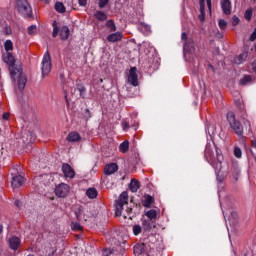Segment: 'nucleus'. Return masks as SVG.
I'll use <instances>...</instances> for the list:
<instances>
[{
	"label": "nucleus",
	"instance_id": "obj_1",
	"mask_svg": "<svg viewBox=\"0 0 256 256\" xmlns=\"http://www.w3.org/2000/svg\"><path fill=\"white\" fill-rule=\"evenodd\" d=\"M204 155L206 161L215 169L216 173H219L223 167V153L215 143L206 144Z\"/></svg>",
	"mask_w": 256,
	"mask_h": 256
},
{
	"label": "nucleus",
	"instance_id": "obj_2",
	"mask_svg": "<svg viewBox=\"0 0 256 256\" xmlns=\"http://www.w3.org/2000/svg\"><path fill=\"white\" fill-rule=\"evenodd\" d=\"M128 204H129V194L126 191H124L120 194V196L118 197V200H116V204H115L116 217H121V215H124V217H126L125 214L123 213V209H124V206Z\"/></svg>",
	"mask_w": 256,
	"mask_h": 256
},
{
	"label": "nucleus",
	"instance_id": "obj_3",
	"mask_svg": "<svg viewBox=\"0 0 256 256\" xmlns=\"http://www.w3.org/2000/svg\"><path fill=\"white\" fill-rule=\"evenodd\" d=\"M52 25H53L52 37H57L60 33V39H62V41H67L69 39V35L71 34L69 27L62 26L61 28H59V26H57V21H54Z\"/></svg>",
	"mask_w": 256,
	"mask_h": 256
},
{
	"label": "nucleus",
	"instance_id": "obj_4",
	"mask_svg": "<svg viewBox=\"0 0 256 256\" xmlns=\"http://www.w3.org/2000/svg\"><path fill=\"white\" fill-rule=\"evenodd\" d=\"M16 9L21 15H23V17H31V15L33 14L31 5L27 0H17Z\"/></svg>",
	"mask_w": 256,
	"mask_h": 256
},
{
	"label": "nucleus",
	"instance_id": "obj_5",
	"mask_svg": "<svg viewBox=\"0 0 256 256\" xmlns=\"http://www.w3.org/2000/svg\"><path fill=\"white\" fill-rule=\"evenodd\" d=\"M227 120L231 129H233L236 135H243V126L237 121V119H235V114L233 112H228Z\"/></svg>",
	"mask_w": 256,
	"mask_h": 256
},
{
	"label": "nucleus",
	"instance_id": "obj_6",
	"mask_svg": "<svg viewBox=\"0 0 256 256\" xmlns=\"http://www.w3.org/2000/svg\"><path fill=\"white\" fill-rule=\"evenodd\" d=\"M3 61L4 63H7V65H9L11 77H15V75L20 72L19 67H15V57H13V54H11V52H7L6 55L3 56Z\"/></svg>",
	"mask_w": 256,
	"mask_h": 256
},
{
	"label": "nucleus",
	"instance_id": "obj_7",
	"mask_svg": "<svg viewBox=\"0 0 256 256\" xmlns=\"http://www.w3.org/2000/svg\"><path fill=\"white\" fill-rule=\"evenodd\" d=\"M52 64H51V55L47 51L42 59V77H47L51 73Z\"/></svg>",
	"mask_w": 256,
	"mask_h": 256
},
{
	"label": "nucleus",
	"instance_id": "obj_8",
	"mask_svg": "<svg viewBox=\"0 0 256 256\" xmlns=\"http://www.w3.org/2000/svg\"><path fill=\"white\" fill-rule=\"evenodd\" d=\"M19 71H16V74L13 76H11V79H13V81H15V79H18V89H20V91H23V89H25V85H27V77L25 76V74H23V70L21 69V67H19Z\"/></svg>",
	"mask_w": 256,
	"mask_h": 256
},
{
	"label": "nucleus",
	"instance_id": "obj_9",
	"mask_svg": "<svg viewBox=\"0 0 256 256\" xmlns=\"http://www.w3.org/2000/svg\"><path fill=\"white\" fill-rule=\"evenodd\" d=\"M69 191H70L69 185L65 183H61L56 187L55 195L56 197H61V198L67 197V195H69Z\"/></svg>",
	"mask_w": 256,
	"mask_h": 256
},
{
	"label": "nucleus",
	"instance_id": "obj_10",
	"mask_svg": "<svg viewBox=\"0 0 256 256\" xmlns=\"http://www.w3.org/2000/svg\"><path fill=\"white\" fill-rule=\"evenodd\" d=\"M128 82L132 84L133 87L139 86V76L137 75V68L132 67L129 71Z\"/></svg>",
	"mask_w": 256,
	"mask_h": 256
},
{
	"label": "nucleus",
	"instance_id": "obj_11",
	"mask_svg": "<svg viewBox=\"0 0 256 256\" xmlns=\"http://www.w3.org/2000/svg\"><path fill=\"white\" fill-rule=\"evenodd\" d=\"M62 172L64 174V177H66V179H74L75 178V170L68 163H64L62 165Z\"/></svg>",
	"mask_w": 256,
	"mask_h": 256
},
{
	"label": "nucleus",
	"instance_id": "obj_12",
	"mask_svg": "<svg viewBox=\"0 0 256 256\" xmlns=\"http://www.w3.org/2000/svg\"><path fill=\"white\" fill-rule=\"evenodd\" d=\"M8 243L10 249H12L13 251H17V249H19V247L21 246V239H19V237L12 236L8 239Z\"/></svg>",
	"mask_w": 256,
	"mask_h": 256
},
{
	"label": "nucleus",
	"instance_id": "obj_13",
	"mask_svg": "<svg viewBox=\"0 0 256 256\" xmlns=\"http://www.w3.org/2000/svg\"><path fill=\"white\" fill-rule=\"evenodd\" d=\"M117 171H119L117 163H110L104 167L105 175H113V173H117Z\"/></svg>",
	"mask_w": 256,
	"mask_h": 256
},
{
	"label": "nucleus",
	"instance_id": "obj_14",
	"mask_svg": "<svg viewBox=\"0 0 256 256\" xmlns=\"http://www.w3.org/2000/svg\"><path fill=\"white\" fill-rule=\"evenodd\" d=\"M220 5L224 15H231V0H221Z\"/></svg>",
	"mask_w": 256,
	"mask_h": 256
},
{
	"label": "nucleus",
	"instance_id": "obj_15",
	"mask_svg": "<svg viewBox=\"0 0 256 256\" xmlns=\"http://www.w3.org/2000/svg\"><path fill=\"white\" fill-rule=\"evenodd\" d=\"M123 39V32H116L108 35L107 41L109 43H117L118 41H121Z\"/></svg>",
	"mask_w": 256,
	"mask_h": 256
},
{
	"label": "nucleus",
	"instance_id": "obj_16",
	"mask_svg": "<svg viewBox=\"0 0 256 256\" xmlns=\"http://www.w3.org/2000/svg\"><path fill=\"white\" fill-rule=\"evenodd\" d=\"M147 252V245L145 243H138L134 246V255H143Z\"/></svg>",
	"mask_w": 256,
	"mask_h": 256
},
{
	"label": "nucleus",
	"instance_id": "obj_17",
	"mask_svg": "<svg viewBox=\"0 0 256 256\" xmlns=\"http://www.w3.org/2000/svg\"><path fill=\"white\" fill-rule=\"evenodd\" d=\"M67 141L70 143H77L81 141V135L78 132H70L67 136Z\"/></svg>",
	"mask_w": 256,
	"mask_h": 256
},
{
	"label": "nucleus",
	"instance_id": "obj_18",
	"mask_svg": "<svg viewBox=\"0 0 256 256\" xmlns=\"http://www.w3.org/2000/svg\"><path fill=\"white\" fill-rule=\"evenodd\" d=\"M23 183H25V178L21 175L18 176H14L12 178V187H21V185H23Z\"/></svg>",
	"mask_w": 256,
	"mask_h": 256
},
{
	"label": "nucleus",
	"instance_id": "obj_19",
	"mask_svg": "<svg viewBox=\"0 0 256 256\" xmlns=\"http://www.w3.org/2000/svg\"><path fill=\"white\" fill-rule=\"evenodd\" d=\"M245 59H247V52H244V53L236 56L234 58V63H236V65H241V63H243V61H245Z\"/></svg>",
	"mask_w": 256,
	"mask_h": 256
},
{
	"label": "nucleus",
	"instance_id": "obj_20",
	"mask_svg": "<svg viewBox=\"0 0 256 256\" xmlns=\"http://www.w3.org/2000/svg\"><path fill=\"white\" fill-rule=\"evenodd\" d=\"M139 187H141V185L139 184V181L131 180L130 191H132V193H137V191H139Z\"/></svg>",
	"mask_w": 256,
	"mask_h": 256
},
{
	"label": "nucleus",
	"instance_id": "obj_21",
	"mask_svg": "<svg viewBox=\"0 0 256 256\" xmlns=\"http://www.w3.org/2000/svg\"><path fill=\"white\" fill-rule=\"evenodd\" d=\"M94 17H96V19H98L99 21H107V14H105V12L103 11H96Z\"/></svg>",
	"mask_w": 256,
	"mask_h": 256
},
{
	"label": "nucleus",
	"instance_id": "obj_22",
	"mask_svg": "<svg viewBox=\"0 0 256 256\" xmlns=\"http://www.w3.org/2000/svg\"><path fill=\"white\" fill-rule=\"evenodd\" d=\"M86 195L89 199H96L97 197V189L95 188H89L87 191H86Z\"/></svg>",
	"mask_w": 256,
	"mask_h": 256
},
{
	"label": "nucleus",
	"instance_id": "obj_23",
	"mask_svg": "<svg viewBox=\"0 0 256 256\" xmlns=\"http://www.w3.org/2000/svg\"><path fill=\"white\" fill-rule=\"evenodd\" d=\"M106 27L109 29L110 33L117 31V26H115V22H113V20H108L106 22Z\"/></svg>",
	"mask_w": 256,
	"mask_h": 256
},
{
	"label": "nucleus",
	"instance_id": "obj_24",
	"mask_svg": "<svg viewBox=\"0 0 256 256\" xmlns=\"http://www.w3.org/2000/svg\"><path fill=\"white\" fill-rule=\"evenodd\" d=\"M253 81L251 75H245L242 79H240V85H249Z\"/></svg>",
	"mask_w": 256,
	"mask_h": 256
},
{
	"label": "nucleus",
	"instance_id": "obj_25",
	"mask_svg": "<svg viewBox=\"0 0 256 256\" xmlns=\"http://www.w3.org/2000/svg\"><path fill=\"white\" fill-rule=\"evenodd\" d=\"M121 153H127L129 151V141H124L119 146Z\"/></svg>",
	"mask_w": 256,
	"mask_h": 256
},
{
	"label": "nucleus",
	"instance_id": "obj_26",
	"mask_svg": "<svg viewBox=\"0 0 256 256\" xmlns=\"http://www.w3.org/2000/svg\"><path fill=\"white\" fill-rule=\"evenodd\" d=\"M151 205H153V198L151 197V195L145 196L143 200V206L151 207Z\"/></svg>",
	"mask_w": 256,
	"mask_h": 256
},
{
	"label": "nucleus",
	"instance_id": "obj_27",
	"mask_svg": "<svg viewBox=\"0 0 256 256\" xmlns=\"http://www.w3.org/2000/svg\"><path fill=\"white\" fill-rule=\"evenodd\" d=\"M4 49L7 53H9V51H13V42L11 40H6L4 43Z\"/></svg>",
	"mask_w": 256,
	"mask_h": 256
},
{
	"label": "nucleus",
	"instance_id": "obj_28",
	"mask_svg": "<svg viewBox=\"0 0 256 256\" xmlns=\"http://www.w3.org/2000/svg\"><path fill=\"white\" fill-rule=\"evenodd\" d=\"M55 10H56L58 13H65V5H63V3H61V2H56V4H55Z\"/></svg>",
	"mask_w": 256,
	"mask_h": 256
},
{
	"label": "nucleus",
	"instance_id": "obj_29",
	"mask_svg": "<svg viewBox=\"0 0 256 256\" xmlns=\"http://www.w3.org/2000/svg\"><path fill=\"white\" fill-rule=\"evenodd\" d=\"M71 229L72 231H83V226L79 222H72Z\"/></svg>",
	"mask_w": 256,
	"mask_h": 256
},
{
	"label": "nucleus",
	"instance_id": "obj_30",
	"mask_svg": "<svg viewBox=\"0 0 256 256\" xmlns=\"http://www.w3.org/2000/svg\"><path fill=\"white\" fill-rule=\"evenodd\" d=\"M146 217H148V219H157V211H155L154 209L147 211Z\"/></svg>",
	"mask_w": 256,
	"mask_h": 256
},
{
	"label": "nucleus",
	"instance_id": "obj_31",
	"mask_svg": "<svg viewBox=\"0 0 256 256\" xmlns=\"http://www.w3.org/2000/svg\"><path fill=\"white\" fill-rule=\"evenodd\" d=\"M75 215H76V219L78 221H87V219H85V217H83V210H81V208L78 209V211L75 212Z\"/></svg>",
	"mask_w": 256,
	"mask_h": 256
},
{
	"label": "nucleus",
	"instance_id": "obj_32",
	"mask_svg": "<svg viewBox=\"0 0 256 256\" xmlns=\"http://www.w3.org/2000/svg\"><path fill=\"white\" fill-rule=\"evenodd\" d=\"M244 17L247 21H250V19L253 17V8H249L245 11Z\"/></svg>",
	"mask_w": 256,
	"mask_h": 256
},
{
	"label": "nucleus",
	"instance_id": "obj_33",
	"mask_svg": "<svg viewBox=\"0 0 256 256\" xmlns=\"http://www.w3.org/2000/svg\"><path fill=\"white\" fill-rule=\"evenodd\" d=\"M191 49H193V42L192 41H186L184 43V51L189 53V51H191Z\"/></svg>",
	"mask_w": 256,
	"mask_h": 256
},
{
	"label": "nucleus",
	"instance_id": "obj_34",
	"mask_svg": "<svg viewBox=\"0 0 256 256\" xmlns=\"http://www.w3.org/2000/svg\"><path fill=\"white\" fill-rule=\"evenodd\" d=\"M242 155H243V152L241 151V148H239V147L236 146V147L234 148V156H235L237 159H241Z\"/></svg>",
	"mask_w": 256,
	"mask_h": 256
},
{
	"label": "nucleus",
	"instance_id": "obj_35",
	"mask_svg": "<svg viewBox=\"0 0 256 256\" xmlns=\"http://www.w3.org/2000/svg\"><path fill=\"white\" fill-rule=\"evenodd\" d=\"M45 178H47V175L35 177L33 180L34 185H39V183H41Z\"/></svg>",
	"mask_w": 256,
	"mask_h": 256
},
{
	"label": "nucleus",
	"instance_id": "obj_36",
	"mask_svg": "<svg viewBox=\"0 0 256 256\" xmlns=\"http://www.w3.org/2000/svg\"><path fill=\"white\" fill-rule=\"evenodd\" d=\"M132 231H133V234L134 235H140L141 231H142V228L140 225H134L132 227Z\"/></svg>",
	"mask_w": 256,
	"mask_h": 256
},
{
	"label": "nucleus",
	"instance_id": "obj_37",
	"mask_svg": "<svg viewBox=\"0 0 256 256\" xmlns=\"http://www.w3.org/2000/svg\"><path fill=\"white\" fill-rule=\"evenodd\" d=\"M83 119H85L86 121H89L91 119V111H89V109L87 108L84 110Z\"/></svg>",
	"mask_w": 256,
	"mask_h": 256
},
{
	"label": "nucleus",
	"instance_id": "obj_38",
	"mask_svg": "<svg viewBox=\"0 0 256 256\" xmlns=\"http://www.w3.org/2000/svg\"><path fill=\"white\" fill-rule=\"evenodd\" d=\"M36 31H37V26H35V25H32L28 28L29 35H35Z\"/></svg>",
	"mask_w": 256,
	"mask_h": 256
},
{
	"label": "nucleus",
	"instance_id": "obj_39",
	"mask_svg": "<svg viewBox=\"0 0 256 256\" xmlns=\"http://www.w3.org/2000/svg\"><path fill=\"white\" fill-rule=\"evenodd\" d=\"M200 13L205 15V0H200Z\"/></svg>",
	"mask_w": 256,
	"mask_h": 256
},
{
	"label": "nucleus",
	"instance_id": "obj_40",
	"mask_svg": "<svg viewBox=\"0 0 256 256\" xmlns=\"http://www.w3.org/2000/svg\"><path fill=\"white\" fill-rule=\"evenodd\" d=\"M108 3H109V0H99V8L103 9L104 7L107 6Z\"/></svg>",
	"mask_w": 256,
	"mask_h": 256
},
{
	"label": "nucleus",
	"instance_id": "obj_41",
	"mask_svg": "<svg viewBox=\"0 0 256 256\" xmlns=\"http://www.w3.org/2000/svg\"><path fill=\"white\" fill-rule=\"evenodd\" d=\"M218 25L222 30L227 28V22L225 20H220Z\"/></svg>",
	"mask_w": 256,
	"mask_h": 256
},
{
	"label": "nucleus",
	"instance_id": "obj_42",
	"mask_svg": "<svg viewBox=\"0 0 256 256\" xmlns=\"http://www.w3.org/2000/svg\"><path fill=\"white\" fill-rule=\"evenodd\" d=\"M232 25L235 27L237 25H239V17L237 16H233L232 18Z\"/></svg>",
	"mask_w": 256,
	"mask_h": 256
},
{
	"label": "nucleus",
	"instance_id": "obj_43",
	"mask_svg": "<svg viewBox=\"0 0 256 256\" xmlns=\"http://www.w3.org/2000/svg\"><path fill=\"white\" fill-rule=\"evenodd\" d=\"M78 91L80 93V97H83V94L87 91L84 86H78Z\"/></svg>",
	"mask_w": 256,
	"mask_h": 256
},
{
	"label": "nucleus",
	"instance_id": "obj_44",
	"mask_svg": "<svg viewBox=\"0 0 256 256\" xmlns=\"http://www.w3.org/2000/svg\"><path fill=\"white\" fill-rule=\"evenodd\" d=\"M80 7H85L87 5V0H78Z\"/></svg>",
	"mask_w": 256,
	"mask_h": 256
},
{
	"label": "nucleus",
	"instance_id": "obj_45",
	"mask_svg": "<svg viewBox=\"0 0 256 256\" xmlns=\"http://www.w3.org/2000/svg\"><path fill=\"white\" fill-rule=\"evenodd\" d=\"M256 40V28L254 29L253 33L250 36V41H255Z\"/></svg>",
	"mask_w": 256,
	"mask_h": 256
},
{
	"label": "nucleus",
	"instance_id": "obj_46",
	"mask_svg": "<svg viewBox=\"0 0 256 256\" xmlns=\"http://www.w3.org/2000/svg\"><path fill=\"white\" fill-rule=\"evenodd\" d=\"M29 137H30V140L27 141L26 143H33V141H35V136H33V133H29Z\"/></svg>",
	"mask_w": 256,
	"mask_h": 256
},
{
	"label": "nucleus",
	"instance_id": "obj_47",
	"mask_svg": "<svg viewBox=\"0 0 256 256\" xmlns=\"http://www.w3.org/2000/svg\"><path fill=\"white\" fill-rule=\"evenodd\" d=\"M122 127H123V130H124V131H127V129H129V123L124 122V123L122 124Z\"/></svg>",
	"mask_w": 256,
	"mask_h": 256
},
{
	"label": "nucleus",
	"instance_id": "obj_48",
	"mask_svg": "<svg viewBox=\"0 0 256 256\" xmlns=\"http://www.w3.org/2000/svg\"><path fill=\"white\" fill-rule=\"evenodd\" d=\"M182 41H187V33L183 32L181 35Z\"/></svg>",
	"mask_w": 256,
	"mask_h": 256
},
{
	"label": "nucleus",
	"instance_id": "obj_49",
	"mask_svg": "<svg viewBox=\"0 0 256 256\" xmlns=\"http://www.w3.org/2000/svg\"><path fill=\"white\" fill-rule=\"evenodd\" d=\"M3 119H5L7 121L9 119V113H4L3 114Z\"/></svg>",
	"mask_w": 256,
	"mask_h": 256
},
{
	"label": "nucleus",
	"instance_id": "obj_50",
	"mask_svg": "<svg viewBox=\"0 0 256 256\" xmlns=\"http://www.w3.org/2000/svg\"><path fill=\"white\" fill-rule=\"evenodd\" d=\"M14 205H16V207H20V206H21V201L16 200V201L14 202Z\"/></svg>",
	"mask_w": 256,
	"mask_h": 256
},
{
	"label": "nucleus",
	"instance_id": "obj_51",
	"mask_svg": "<svg viewBox=\"0 0 256 256\" xmlns=\"http://www.w3.org/2000/svg\"><path fill=\"white\" fill-rule=\"evenodd\" d=\"M208 9H211V0H206Z\"/></svg>",
	"mask_w": 256,
	"mask_h": 256
},
{
	"label": "nucleus",
	"instance_id": "obj_52",
	"mask_svg": "<svg viewBox=\"0 0 256 256\" xmlns=\"http://www.w3.org/2000/svg\"><path fill=\"white\" fill-rule=\"evenodd\" d=\"M199 19H200V21H205V15L200 14Z\"/></svg>",
	"mask_w": 256,
	"mask_h": 256
},
{
	"label": "nucleus",
	"instance_id": "obj_53",
	"mask_svg": "<svg viewBox=\"0 0 256 256\" xmlns=\"http://www.w3.org/2000/svg\"><path fill=\"white\" fill-rule=\"evenodd\" d=\"M3 233V224H0V235Z\"/></svg>",
	"mask_w": 256,
	"mask_h": 256
},
{
	"label": "nucleus",
	"instance_id": "obj_54",
	"mask_svg": "<svg viewBox=\"0 0 256 256\" xmlns=\"http://www.w3.org/2000/svg\"><path fill=\"white\" fill-rule=\"evenodd\" d=\"M128 97H135V94H128Z\"/></svg>",
	"mask_w": 256,
	"mask_h": 256
},
{
	"label": "nucleus",
	"instance_id": "obj_55",
	"mask_svg": "<svg viewBox=\"0 0 256 256\" xmlns=\"http://www.w3.org/2000/svg\"><path fill=\"white\" fill-rule=\"evenodd\" d=\"M235 181H237V174L234 176Z\"/></svg>",
	"mask_w": 256,
	"mask_h": 256
},
{
	"label": "nucleus",
	"instance_id": "obj_56",
	"mask_svg": "<svg viewBox=\"0 0 256 256\" xmlns=\"http://www.w3.org/2000/svg\"><path fill=\"white\" fill-rule=\"evenodd\" d=\"M126 211H127V213H129V211H131V209L127 208Z\"/></svg>",
	"mask_w": 256,
	"mask_h": 256
},
{
	"label": "nucleus",
	"instance_id": "obj_57",
	"mask_svg": "<svg viewBox=\"0 0 256 256\" xmlns=\"http://www.w3.org/2000/svg\"><path fill=\"white\" fill-rule=\"evenodd\" d=\"M42 1H44V3H47L49 0H42Z\"/></svg>",
	"mask_w": 256,
	"mask_h": 256
},
{
	"label": "nucleus",
	"instance_id": "obj_58",
	"mask_svg": "<svg viewBox=\"0 0 256 256\" xmlns=\"http://www.w3.org/2000/svg\"><path fill=\"white\" fill-rule=\"evenodd\" d=\"M55 251H56V250H54V251L52 252V255H55Z\"/></svg>",
	"mask_w": 256,
	"mask_h": 256
},
{
	"label": "nucleus",
	"instance_id": "obj_59",
	"mask_svg": "<svg viewBox=\"0 0 256 256\" xmlns=\"http://www.w3.org/2000/svg\"><path fill=\"white\" fill-rule=\"evenodd\" d=\"M100 83H103V79H100Z\"/></svg>",
	"mask_w": 256,
	"mask_h": 256
},
{
	"label": "nucleus",
	"instance_id": "obj_60",
	"mask_svg": "<svg viewBox=\"0 0 256 256\" xmlns=\"http://www.w3.org/2000/svg\"><path fill=\"white\" fill-rule=\"evenodd\" d=\"M48 256H51V255H48Z\"/></svg>",
	"mask_w": 256,
	"mask_h": 256
}]
</instances>
